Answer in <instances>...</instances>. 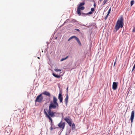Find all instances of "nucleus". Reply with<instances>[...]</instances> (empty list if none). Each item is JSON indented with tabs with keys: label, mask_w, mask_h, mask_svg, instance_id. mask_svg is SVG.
<instances>
[{
	"label": "nucleus",
	"mask_w": 135,
	"mask_h": 135,
	"mask_svg": "<svg viewBox=\"0 0 135 135\" xmlns=\"http://www.w3.org/2000/svg\"><path fill=\"white\" fill-rule=\"evenodd\" d=\"M123 20L122 17L119 19L116 23L115 28L117 31L120 28H122L123 26Z\"/></svg>",
	"instance_id": "f257e3e1"
},
{
	"label": "nucleus",
	"mask_w": 135,
	"mask_h": 135,
	"mask_svg": "<svg viewBox=\"0 0 135 135\" xmlns=\"http://www.w3.org/2000/svg\"><path fill=\"white\" fill-rule=\"evenodd\" d=\"M53 102H51L49 106L56 108L59 107V104L57 102V99L55 96H53Z\"/></svg>",
	"instance_id": "f03ea898"
},
{
	"label": "nucleus",
	"mask_w": 135,
	"mask_h": 135,
	"mask_svg": "<svg viewBox=\"0 0 135 135\" xmlns=\"http://www.w3.org/2000/svg\"><path fill=\"white\" fill-rule=\"evenodd\" d=\"M56 108L53 107L49 106V109L47 111L48 112V114L49 116L51 117H54L55 116V112L52 111V109H55Z\"/></svg>",
	"instance_id": "7ed1b4c3"
},
{
	"label": "nucleus",
	"mask_w": 135,
	"mask_h": 135,
	"mask_svg": "<svg viewBox=\"0 0 135 135\" xmlns=\"http://www.w3.org/2000/svg\"><path fill=\"white\" fill-rule=\"evenodd\" d=\"M43 99V97L41 94L37 96L35 100V102H41Z\"/></svg>",
	"instance_id": "20e7f679"
},
{
	"label": "nucleus",
	"mask_w": 135,
	"mask_h": 135,
	"mask_svg": "<svg viewBox=\"0 0 135 135\" xmlns=\"http://www.w3.org/2000/svg\"><path fill=\"white\" fill-rule=\"evenodd\" d=\"M48 111V109L47 108H45L44 109V113L46 115V117H47L50 120L51 122H52V119L50 116H49L48 113H47V111Z\"/></svg>",
	"instance_id": "39448f33"
},
{
	"label": "nucleus",
	"mask_w": 135,
	"mask_h": 135,
	"mask_svg": "<svg viewBox=\"0 0 135 135\" xmlns=\"http://www.w3.org/2000/svg\"><path fill=\"white\" fill-rule=\"evenodd\" d=\"M85 7L83 6H78L77 9V12L78 14L79 15H81L80 10H83L85 9Z\"/></svg>",
	"instance_id": "423d86ee"
},
{
	"label": "nucleus",
	"mask_w": 135,
	"mask_h": 135,
	"mask_svg": "<svg viewBox=\"0 0 135 135\" xmlns=\"http://www.w3.org/2000/svg\"><path fill=\"white\" fill-rule=\"evenodd\" d=\"M64 120L68 123L70 126H71L72 122L71 119L70 118H69L67 117L64 118Z\"/></svg>",
	"instance_id": "0eeeda50"
},
{
	"label": "nucleus",
	"mask_w": 135,
	"mask_h": 135,
	"mask_svg": "<svg viewBox=\"0 0 135 135\" xmlns=\"http://www.w3.org/2000/svg\"><path fill=\"white\" fill-rule=\"evenodd\" d=\"M118 82H114L112 85V89L115 90L116 89L118 86Z\"/></svg>",
	"instance_id": "6e6552de"
},
{
	"label": "nucleus",
	"mask_w": 135,
	"mask_h": 135,
	"mask_svg": "<svg viewBox=\"0 0 135 135\" xmlns=\"http://www.w3.org/2000/svg\"><path fill=\"white\" fill-rule=\"evenodd\" d=\"M134 110H133L131 112V115L130 119L132 123L133 122V120L134 117Z\"/></svg>",
	"instance_id": "1a4fd4ad"
},
{
	"label": "nucleus",
	"mask_w": 135,
	"mask_h": 135,
	"mask_svg": "<svg viewBox=\"0 0 135 135\" xmlns=\"http://www.w3.org/2000/svg\"><path fill=\"white\" fill-rule=\"evenodd\" d=\"M58 99L60 100V103H62V102L63 97L62 96L61 92H60L58 96Z\"/></svg>",
	"instance_id": "9d476101"
},
{
	"label": "nucleus",
	"mask_w": 135,
	"mask_h": 135,
	"mask_svg": "<svg viewBox=\"0 0 135 135\" xmlns=\"http://www.w3.org/2000/svg\"><path fill=\"white\" fill-rule=\"evenodd\" d=\"M61 122L62 121H61V122L59 123L58 126L60 128H62V129H63L64 127L65 126V123L64 122L61 124Z\"/></svg>",
	"instance_id": "9b49d317"
},
{
	"label": "nucleus",
	"mask_w": 135,
	"mask_h": 135,
	"mask_svg": "<svg viewBox=\"0 0 135 135\" xmlns=\"http://www.w3.org/2000/svg\"><path fill=\"white\" fill-rule=\"evenodd\" d=\"M68 94H67L66 95V98L65 99V104L66 106L67 105L68 102Z\"/></svg>",
	"instance_id": "f8f14e48"
},
{
	"label": "nucleus",
	"mask_w": 135,
	"mask_h": 135,
	"mask_svg": "<svg viewBox=\"0 0 135 135\" xmlns=\"http://www.w3.org/2000/svg\"><path fill=\"white\" fill-rule=\"evenodd\" d=\"M43 94L45 95L49 96V97H50V93L49 92L46 91H45L43 93Z\"/></svg>",
	"instance_id": "ddd939ff"
},
{
	"label": "nucleus",
	"mask_w": 135,
	"mask_h": 135,
	"mask_svg": "<svg viewBox=\"0 0 135 135\" xmlns=\"http://www.w3.org/2000/svg\"><path fill=\"white\" fill-rule=\"evenodd\" d=\"M52 75L55 77L57 78H59L61 76L60 75H58L55 74L54 73H52Z\"/></svg>",
	"instance_id": "4468645a"
},
{
	"label": "nucleus",
	"mask_w": 135,
	"mask_h": 135,
	"mask_svg": "<svg viewBox=\"0 0 135 135\" xmlns=\"http://www.w3.org/2000/svg\"><path fill=\"white\" fill-rule=\"evenodd\" d=\"M75 39L76 40L79 45L80 46H81V44L79 38L76 37V38Z\"/></svg>",
	"instance_id": "2eb2a0df"
},
{
	"label": "nucleus",
	"mask_w": 135,
	"mask_h": 135,
	"mask_svg": "<svg viewBox=\"0 0 135 135\" xmlns=\"http://www.w3.org/2000/svg\"><path fill=\"white\" fill-rule=\"evenodd\" d=\"M72 125L71 129L72 130L74 129H75V126L74 123H73Z\"/></svg>",
	"instance_id": "dca6fc26"
},
{
	"label": "nucleus",
	"mask_w": 135,
	"mask_h": 135,
	"mask_svg": "<svg viewBox=\"0 0 135 135\" xmlns=\"http://www.w3.org/2000/svg\"><path fill=\"white\" fill-rule=\"evenodd\" d=\"M76 37L75 36H71V37H70L69 38L68 40V41H69L71 39H73V38H75V39L76 38Z\"/></svg>",
	"instance_id": "f3484780"
},
{
	"label": "nucleus",
	"mask_w": 135,
	"mask_h": 135,
	"mask_svg": "<svg viewBox=\"0 0 135 135\" xmlns=\"http://www.w3.org/2000/svg\"><path fill=\"white\" fill-rule=\"evenodd\" d=\"M54 71L56 72L58 71H61V70L60 69H55L54 70Z\"/></svg>",
	"instance_id": "a211bd4d"
},
{
	"label": "nucleus",
	"mask_w": 135,
	"mask_h": 135,
	"mask_svg": "<svg viewBox=\"0 0 135 135\" xmlns=\"http://www.w3.org/2000/svg\"><path fill=\"white\" fill-rule=\"evenodd\" d=\"M85 4V3L84 2H83L82 3H80L78 6H82L84 5Z\"/></svg>",
	"instance_id": "6ab92c4d"
},
{
	"label": "nucleus",
	"mask_w": 135,
	"mask_h": 135,
	"mask_svg": "<svg viewBox=\"0 0 135 135\" xmlns=\"http://www.w3.org/2000/svg\"><path fill=\"white\" fill-rule=\"evenodd\" d=\"M108 1V0H104L103 3H102V5L103 6L106 3V2H107Z\"/></svg>",
	"instance_id": "aec40b11"
},
{
	"label": "nucleus",
	"mask_w": 135,
	"mask_h": 135,
	"mask_svg": "<svg viewBox=\"0 0 135 135\" xmlns=\"http://www.w3.org/2000/svg\"><path fill=\"white\" fill-rule=\"evenodd\" d=\"M71 132V130L70 129L68 131H67L65 135H67V134H69L70 133V132Z\"/></svg>",
	"instance_id": "412c9836"
},
{
	"label": "nucleus",
	"mask_w": 135,
	"mask_h": 135,
	"mask_svg": "<svg viewBox=\"0 0 135 135\" xmlns=\"http://www.w3.org/2000/svg\"><path fill=\"white\" fill-rule=\"evenodd\" d=\"M134 3V1H131V6Z\"/></svg>",
	"instance_id": "4be33fe9"
},
{
	"label": "nucleus",
	"mask_w": 135,
	"mask_h": 135,
	"mask_svg": "<svg viewBox=\"0 0 135 135\" xmlns=\"http://www.w3.org/2000/svg\"><path fill=\"white\" fill-rule=\"evenodd\" d=\"M83 16H85L87 15V13H82L81 14Z\"/></svg>",
	"instance_id": "5701e85b"
},
{
	"label": "nucleus",
	"mask_w": 135,
	"mask_h": 135,
	"mask_svg": "<svg viewBox=\"0 0 135 135\" xmlns=\"http://www.w3.org/2000/svg\"><path fill=\"white\" fill-rule=\"evenodd\" d=\"M110 11H111V9H110H110H109V10L108 11V13L107 14H108V15H109V13L110 12Z\"/></svg>",
	"instance_id": "b1692460"
},
{
	"label": "nucleus",
	"mask_w": 135,
	"mask_h": 135,
	"mask_svg": "<svg viewBox=\"0 0 135 135\" xmlns=\"http://www.w3.org/2000/svg\"><path fill=\"white\" fill-rule=\"evenodd\" d=\"M92 13L91 11H90L88 12V13H87V15H91L92 14Z\"/></svg>",
	"instance_id": "393cba45"
},
{
	"label": "nucleus",
	"mask_w": 135,
	"mask_h": 135,
	"mask_svg": "<svg viewBox=\"0 0 135 135\" xmlns=\"http://www.w3.org/2000/svg\"><path fill=\"white\" fill-rule=\"evenodd\" d=\"M91 12H93L94 11V9L93 8H91Z\"/></svg>",
	"instance_id": "a878e982"
},
{
	"label": "nucleus",
	"mask_w": 135,
	"mask_h": 135,
	"mask_svg": "<svg viewBox=\"0 0 135 135\" xmlns=\"http://www.w3.org/2000/svg\"><path fill=\"white\" fill-rule=\"evenodd\" d=\"M108 15H108V14H107V15L104 18H105V20H106L107 19Z\"/></svg>",
	"instance_id": "bb28decb"
},
{
	"label": "nucleus",
	"mask_w": 135,
	"mask_h": 135,
	"mask_svg": "<svg viewBox=\"0 0 135 135\" xmlns=\"http://www.w3.org/2000/svg\"><path fill=\"white\" fill-rule=\"evenodd\" d=\"M65 58H62L61 60H60V61H62L65 60Z\"/></svg>",
	"instance_id": "cd10ccee"
},
{
	"label": "nucleus",
	"mask_w": 135,
	"mask_h": 135,
	"mask_svg": "<svg viewBox=\"0 0 135 135\" xmlns=\"http://www.w3.org/2000/svg\"><path fill=\"white\" fill-rule=\"evenodd\" d=\"M50 131H51L52 130V129H53V128L52 127V126H51L50 127Z\"/></svg>",
	"instance_id": "c85d7f7f"
},
{
	"label": "nucleus",
	"mask_w": 135,
	"mask_h": 135,
	"mask_svg": "<svg viewBox=\"0 0 135 135\" xmlns=\"http://www.w3.org/2000/svg\"><path fill=\"white\" fill-rule=\"evenodd\" d=\"M75 30H76L78 31L79 32H80V30H79V29H77V28H76V29H74Z\"/></svg>",
	"instance_id": "c756f323"
},
{
	"label": "nucleus",
	"mask_w": 135,
	"mask_h": 135,
	"mask_svg": "<svg viewBox=\"0 0 135 135\" xmlns=\"http://www.w3.org/2000/svg\"><path fill=\"white\" fill-rule=\"evenodd\" d=\"M133 32H135V27L134 28L133 30Z\"/></svg>",
	"instance_id": "7c9ffc66"
},
{
	"label": "nucleus",
	"mask_w": 135,
	"mask_h": 135,
	"mask_svg": "<svg viewBox=\"0 0 135 135\" xmlns=\"http://www.w3.org/2000/svg\"><path fill=\"white\" fill-rule=\"evenodd\" d=\"M96 3H95L94 4V7H95L96 6Z\"/></svg>",
	"instance_id": "2f4dec72"
},
{
	"label": "nucleus",
	"mask_w": 135,
	"mask_h": 135,
	"mask_svg": "<svg viewBox=\"0 0 135 135\" xmlns=\"http://www.w3.org/2000/svg\"><path fill=\"white\" fill-rule=\"evenodd\" d=\"M68 87L67 88H66V91H67V92H68Z\"/></svg>",
	"instance_id": "473e14b6"
},
{
	"label": "nucleus",
	"mask_w": 135,
	"mask_h": 135,
	"mask_svg": "<svg viewBox=\"0 0 135 135\" xmlns=\"http://www.w3.org/2000/svg\"><path fill=\"white\" fill-rule=\"evenodd\" d=\"M115 63H116V61H115V62H114V66L115 64Z\"/></svg>",
	"instance_id": "72a5a7b5"
},
{
	"label": "nucleus",
	"mask_w": 135,
	"mask_h": 135,
	"mask_svg": "<svg viewBox=\"0 0 135 135\" xmlns=\"http://www.w3.org/2000/svg\"><path fill=\"white\" fill-rule=\"evenodd\" d=\"M133 68L134 69L135 68V65H134Z\"/></svg>",
	"instance_id": "f704fd0d"
},
{
	"label": "nucleus",
	"mask_w": 135,
	"mask_h": 135,
	"mask_svg": "<svg viewBox=\"0 0 135 135\" xmlns=\"http://www.w3.org/2000/svg\"><path fill=\"white\" fill-rule=\"evenodd\" d=\"M68 56H67L65 58V59L66 60L67 58H68Z\"/></svg>",
	"instance_id": "c9c22d12"
},
{
	"label": "nucleus",
	"mask_w": 135,
	"mask_h": 135,
	"mask_svg": "<svg viewBox=\"0 0 135 135\" xmlns=\"http://www.w3.org/2000/svg\"><path fill=\"white\" fill-rule=\"evenodd\" d=\"M55 39H56L57 38V37H55Z\"/></svg>",
	"instance_id": "e433bc0d"
},
{
	"label": "nucleus",
	"mask_w": 135,
	"mask_h": 135,
	"mask_svg": "<svg viewBox=\"0 0 135 135\" xmlns=\"http://www.w3.org/2000/svg\"><path fill=\"white\" fill-rule=\"evenodd\" d=\"M134 69H133V68L132 69V72L133 71V70H134Z\"/></svg>",
	"instance_id": "4c0bfd02"
},
{
	"label": "nucleus",
	"mask_w": 135,
	"mask_h": 135,
	"mask_svg": "<svg viewBox=\"0 0 135 135\" xmlns=\"http://www.w3.org/2000/svg\"><path fill=\"white\" fill-rule=\"evenodd\" d=\"M99 1L100 2H101L102 1V0H99Z\"/></svg>",
	"instance_id": "58836bf2"
},
{
	"label": "nucleus",
	"mask_w": 135,
	"mask_h": 135,
	"mask_svg": "<svg viewBox=\"0 0 135 135\" xmlns=\"http://www.w3.org/2000/svg\"><path fill=\"white\" fill-rule=\"evenodd\" d=\"M37 58H38V59H39V58H39V57H38Z\"/></svg>",
	"instance_id": "ea45409f"
},
{
	"label": "nucleus",
	"mask_w": 135,
	"mask_h": 135,
	"mask_svg": "<svg viewBox=\"0 0 135 135\" xmlns=\"http://www.w3.org/2000/svg\"><path fill=\"white\" fill-rule=\"evenodd\" d=\"M56 128V127H54V128L55 129V128Z\"/></svg>",
	"instance_id": "a19ab883"
},
{
	"label": "nucleus",
	"mask_w": 135,
	"mask_h": 135,
	"mask_svg": "<svg viewBox=\"0 0 135 135\" xmlns=\"http://www.w3.org/2000/svg\"><path fill=\"white\" fill-rule=\"evenodd\" d=\"M56 128V127H54V128L55 129V128Z\"/></svg>",
	"instance_id": "79ce46f5"
}]
</instances>
